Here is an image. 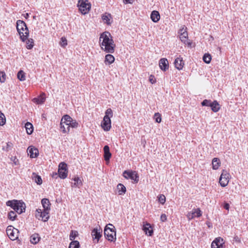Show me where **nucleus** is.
Masks as SVG:
<instances>
[{"instance_id": "1", "label": "nucleus", "mask_w": 248, "mask_h": 248, "mask_svg": "<svg viewBox=\"0 0 248 248\" xmlns=\"http://www.w3.org/2000/svg\"><path fill=\"white\" fill-rule=\"evenodd\" d=\"M99 43L101 48L106 53H113L114 52L115 45L109 32L105 31L101 34Z\"/></svg>"}, {"instance_id": "2", "label": "nucleus", "mask_w": 248, "mask_h": 248, "mask_svg": "<svg viewBox=\"0 0 248 248\" xmlns=\"http://www.w3.org/2000/svg\"><path fill=\"white\" fill-rule=\"evenodd\" d=\"M16 29L20 39L25 42L29 35V30L25 22L23 20H18L16 21Z\"/></svg>"}, {"instance_id": "3", "label": "nucleus", "mask_w": 248, "mask_h": 248, "mask_svg": "<svg viewBox=\"0 0 248 248\" xmlns=\"http://www.w3.org/2000/svg\"><path fill=\"white\" fill-rule=\"evenodd\" d=\"M6 205L10 206L19 214H21L25 211L26 205L22 201L16 200L8 201L6 202Z\"/></svg>"}, {"instance_id": "4", "label": "nucleus", "mask_w": 248, "mask_h": 248, "mask_svg": "<svg viewBox=\"0 0 248 248\" xmlns=\"http://www.w3.org/2000/svg\"><path fill=\"white\" fill-rule=\"evenodd\" d=\"M113 116V112L111 108H108L101 123V126L104 131H108L111 128L110 118Z\"/></svg>"}, {"instance_id": "5", "label": "nucleus", "mask_w": 248, "mask_h": 248, "mask_svg": "<svg viewBox=\"0 0 248 248\" xmlns=\"http://www.w3.org/2000/svg\"><path fill=\"white\" fill-rule=\"evenodd\" d=\"M104 235L107 239L110 242L115 241L116 238V231L115 227L111 224L107 225L104 231Z\"/></svg>"}, {"instance_id": "6", "label": "nucleus", "mask_w": 248, "mask_h": 248, "mask_svg": "<svg viewBox=\"0 0 248 248\" xmlns=\"http://www.w3.org/2000/svg\"><path fill=\"white\" fill-rule=\"evenodd\" d=\"M78 6L82 14L85 15L90 11L91 8V4L88 0H79Z\"/></svg>"}, {"instance_id": "7", "label": "nucleus", "mask_w": 248, "mask_h": 248, "mask_svg": "<svg viewBox=\"0 0 248 248\" xmlns=\"http://www.w3.org/2000/svg\"><path fill=\"white\" fill-rule=\"evenodd\" d=\"M67 165L64 162H62L59 164L58 169L59 176L61 179H65L67 176Z\"/></svg>"}, {"instance_id": "8", "label": "nucleus", "mask_w": 248, "mask_h": 248, "mask_svg": "<svg viewBox=\"0 0 248 248\" xmlns=\"http://www.w3.org/2000/svg\"><path fill=\"white\" fill-rule=\"evenodd\" d=\"M18 230L14 228L12 226H8L6 229L7 234L12 240H15L18 238Z\"/></svg>"}, {"instance_id": "9", "label": "nucleus", "mask_w": 248, "mask_h": 248, "mask_svg": "<svg viewBox=\"0 0 248 248\" xmlns=\"http://www.w3.org/2000/svg\"><path fill=\"white\" fill-rule=\"evenodd\" d=\"M123 176L126 179H130L137 183L139 180V177L136 171L124 170L123 172Z\"/></svg>"}, {"instance_id": "10", "label": "nucleus", "mask_w": 248, "mask_h": 248, "mask_svg": "<svg viewBox=\"0 0 248 248\" xmlns=\"http://www.w3.org/2000/svg\"><path fill=\"white\" fill-rule=\"evenodd\" d=\"M230 174L226 171L223 170L219 178V183L221 186L225 187L229 183Z\"/></svg>"}, {"instance_id": "11", "label": "nucleus", "mask_w": 248, "mask_h": 248, "mask_svg": "<svg viewBox=\"0 0 248 248\" xmlns=\"http://www.w3.org/2000/svg\"><path fill=\"white\" fill-rule=\"evenodd\" d=\"M159 65L162 70L166 71L168 70L169 69V62L167 59L166 58L161 59L159 62Z\"/></svg>"}, {"instance_id": "12", "label": "nucleus", "mask_w": 248, "mask_h": 248, "mask_svg": "<svg viewBox=\"0 0 248 248\" xmlns=\"http://www.w3.org/2000/svg\"><path fill=\"white\" fill-rule=\"evenodd\" d=\"M28 151L29 152V155L31 158H35L38 155V150L33 146L29 147Z\"/></svg>"}, {"instance_id": "13", "label": "nucleus", "mask_w": 248, "mask_h": 248, "mask_svg": "<svg viewBox=\"0 0 248 248\" xmlns=\"http://www.w3.org/2000/svg\"><path fill=\"white\" fill-rule=\"evenodd\" d=\"M102 230H98L97 228H94L92 231V235L93 236V239L96 240V243H98L100 238L101 237L102 234Z\"/></svg>"}, {"instance_id": "14", "label": "nucleus", "mask_w": 248, "mask_h": 248, "mask_svg": "<svg viewBox=\"0 0 248 248\" xmlns=\"http://www.w3.org/2000/svg\"><path fill=\"white\" fill-rule=\"evenodd\" d=\"M175 67L178 70H181L184 67V62L182 57H178L175 59L174 62Z\"/></svg>"}, {"instance_id": "15", "label": "nucleus", "mask_w": 248, "mask_h": 248, "mask_svg": "<svg viewBox=\"0 0 248 248\" xmlns=\"http://www.w3.org/2000/svg\"><path fill=\"white\" fill-rule=\"evenodd\" d=\"M180 39L185 45L188 46H191V42L188 39L187 32H183L182 34H180Z\"/></svg>"}, {"instance_id": "16", "label": "nucleus", "mask_w": 248, "mask_h": 248, "mask_svg": "<svg viewBox=\"0 0 248 248\" xmlns=\"http://www.w3.org/2000/svg\"><path fill=\"white\" fill-rule=\"evenodd\" d=\"M143 230L145 232V234L149 235L152 236L153 233V230L151 227L150 224L147 223L143 226Z\"/></svg>"}, {"instance_id": "17", "label": "nucleus", "mask_w": 248, "mask_h": 248, "mask_svg": "<svg viewBox=\"0 0 248 248\" xmlns=\"http://www.w3.org/2000/svg\"><path fill=\"white\" fill-rule=\"evenodd\" d=\"M104 155V157L106 161H109L111 156V154L109 151V147L108 145H105L103 148Z\"/></svg>"}, {"instance_id": "18", "label": "nucleus", "mask_w": 248, "mask_h": 248, "mask_svg": "<svg viewBox=\"0 0 248 248\" xmlns=\"http://www.w3.org/2000/svg\"><path fill=\"white\" fill-rule=\"evenodd\" d=\"M160 18L159 13L157 11H153L151 14V18L155 22H157Z\"/></svg>"}, {"instance_id": "19", "label": "nucleus", "mask_w": 248, "mask_h": 248, "mask_svg": "<svg viewBox=\"0 0 248 248\" xmlns=\"http://www.w3.org/2000/svg\"><path fill=\"white\" fill-rule=\"evenodd\" d=\"M41 203L44 209L46 211H49L50 209V203L49 201L47 199H43L41 201Z\"/></svg>"}, {"instance_id": "20", "label": "nucleus", "mask_w": 248, "mask_h": 248, "mask_svg": "<svg viewBox=\"0 0 248 248\" xmlns=\"http://www.w3.org/2000/svg\"><path fill=\"white\" fill-rule=\"evenodd\" d=\"M210 107L212 110L214 112L218 111L220 108L219 103L216 100L212 102Z\"/></svg>"}, {"instance_id": "21", "label": "nucleus", "mask_w": 248, "mask_h": 248, "mask_svg": "<svg viewBox=\"0 0 248 248\" xmlns=\"http://www.w3.org/2000/svg\"><path fill=\"white\" fill-rule=\"evenodd\" d=\"M72 118L68 115H64L62 118V123L65 124L67 126L70 124L72 121Z\"/></svg>"}, {"instance_id": "22", "label": "nucleus", "mask_w": 248, "mask_h": 248, "mask_svg": "<svg viewBox=\"0 0 248 248\" xmlns=\"http://www.w3.org/2000/svg\"><path fill=\"white\" fill-rule=\"evenodd\" d=\"M49 218V211H46L44 209L43 211L42 210L41 220L44 222H46L48 220Z\"/></svg>"}, {"instance_id": "23", "label": "nucleus", "mask_w": 248, "mask_h": 248, "mask_svg": "<svg viewBox=\"0 0 248 248\" xmlns=\"http://www.w3.org/2000/svg\"><path fill=\"white\" fill-rule=\"evenodd\" d=\"M40 237L38 233H34L31 235L30 242L33 244H37L40 240Z\"/></svg>"}, {"instance_id": "24", "label": "nucleus", "mask_w": 248, "mask_h": 248, "mask_svg": "<svg viewBox=\"0 0 248 248\" xmlns=\"http://www.w3.org/2000/svg\"><path fill=\"white\" fill-rule=\"evenodd\" d=\"M25 127L28 134L31 135L33 131V126L31 123L27 122L25 124Z\"/></svg>"}, {"instance_id": "25", "label": "nucleus", "mask_w": 248, "mask_h": 248, "mask_svg": "<svg viewBox=\"0 0 248 248\" xmlns=\"http://www.w3.org/2000/svg\"><path fill=\"white\" fill-rule=\"evenodd\" d=\"M117 189L119 195H124L126 192V187L122 184H118L117 185Z\"/></svg>"}, {"instance_id": "26", "label": "nucleus", "mask_w": 248, "mask_h": 248, "mask_svg": "<svg viewBox=\"0 0 248 248\" xmlns=\"http://www.w3.org/2000/svg\"><path fill=\"white\" fill-rule=\"evenodd\" d=\"M220 165V162L218 158H214L212 160V167L214 170H217Z\"/></svg>"}, {"instance_id": "27", "label": "nucleus", "mask_w": 248, "mask_h": 248, "mask_svg": "<svg viewBox=\"0 0 248 248\" xmlns=\"http://www.w3.org/2000/svg\"><path fill=\"white\" fill-rule=\"evenodd\" d=\"M115 60V58L111 54H108L105 56V62H108V64L112 63Z\"/></svg>"}, {"instance_id": "28", "label": "nucleus", "mask_w": 248, "mask_h": 248, "mask_svg": "<svg viewBox=\"0 0 248 248\" xmlns=\"http://www.w3.org/2000/svg\"><path fill=\"white\" fill-rule=\"evenodd\" d=\"M73 180L75 182L72 185V186L79 187L82 186V181L78 177L74 178Z\"/></svg>"}, {"instance_id": "29", "label": "nucleus", "mask_w": 248, "mask_h": 248, "mask_svg": "<svg viewBox=\"0 0 248 248\" xmlns=\"http://www.w3.org/2000/svg\"><path fill=\"white\" fill-rule=\"evenodd\" d=\"M25 41H26V47L27 49H31L33 47L34 42L32 39L27 38V40H25Z\"/></svg>"}, {"instance_id": "30", "label": "nucleus", "mask_w": 248, "mask_h": 248, "mask_svg": "<svg viewBox=\"0 0 248 248\" xmlns=\"http://www.w3.org/2000/svg\"><path fill=\"white\" fill-rule=\"evenodd\" d=\"M78 126V123L77 122L76 120H74L72 119V121H71L70 124L67 127V129H68V132L70 131V127L72 128H77Z\"/></svg>"}, {"instance_id": "31", "label": "nucleus", "mask_w": 248, "mask_h": 248, "mask_svg": "<svg viewBox=\"0 0 248 248\" xmlns=\"http://www.w3.org/2000/svg\"><path fill=\"white\" fill-rule=\"evenodd\" d=\"M110 17H111V16L110 14H107L106 13L105 14L102 15V19L105 23L109 25V24H110L109 20H110Z\"/></svg>"}, {"instance_id": "32", "label": "nucleus", "mask_w": 248, "mask_h": 248, "mask_svg": "<svg viewBox=\"0 0 248 248\" xmlns=\"http://www.w3.org/2000/svg\"><path fill=\"white\" fill-rule=\"evenodd\" d=\"M17 77V78L20 81H24L26 79L25 73L22 70L18 72Z\"/></svg>"}, {"instance_id": "33", "label": "nucleus", "mask_w": 248, "mask_h": 248, "mask_svg": "<svg viewBox=\"0 0 248 248\" xmlns=\"http://www.w3.org/2000/svg\"><path fill=\"white\" fill-rule=\"evenodd\" d=\"M203 62L207 64L209 63L211 61V56L208 54H205L202 58Z\"/></svg>"}, {"instance_id": "34", "label": "nucleus", "mask_w": 248, "mask_h": 248, "mask_svg": "<svg viewBox=\"0 0 248 248\" xmlns=\"http://www.w3.org/2000/svg\"><path fill=\"white\" fill-rule=\"evenodd\" d=\"M16 215L15 211H11L8 213V218L9 219L14 221L16 219Z\"/></svg>"}, {"instance_id": "35", "label": "nucleus", "mask_w": 248, "mask_h": 248, "mask_svg": "<svg viewBox=\"0 0 248 248\" xmlns=\"http://www.w3.org/2000/svg\"><path fill=\"white\" fill-rule=\"evenodd\" d=\"M34 175V176L33 178V180L38 185H40L42 183V180L40 176L38 175L35 174L34 173H33Z\"/></svg>"}, {"instance_id": "36", "label": "nucleus", "mask_w": 248, "mask_h": 248, "mask_svg": "<svg viewBox=\"0 0 248 248\" xmlns=\"http://www.w3.org/2000/svg\"><path fill=\"white\" fill-rule=\"evenodd\" d=\"M80 244L78 241H72L69 245V248H79Z\"/></svg>"}, {"instance_id": "37", "label": "nucleus", "mask_w": 248, "mask_h": 248, "mask_svg": "<svg viewBox=\"0 0 248 248\" xmlns=\"http://www.w3.org/2000/svg\"><path fill=\"white\" fill-rule=\"evenodd\" d=\"M192 213H194L195 217H199L202 215V212L199 208L196 209H193L192 211Z\"/></svg>"}, {"instance_id": "38", "label": "nucleus", "mask_w": 248, "mask_h": 248, "mask_svg": "<svg viewBox=\"0 0 248 248\" xmlns=\"http://www.w3.org/2000/svg\"><path fill=\"white\" fill-rule=\"evenodd\" d=\"M6 122L5 117L3 113L0 111V125H3Z\"/></svg>"}, {"instance_id": "39", "label": "nucleus", "mask_w": 248, "mask_h": 248, "mask_svg": "<svg viewBox=\"0 0 248 248\" xmlns=\"http://www.w3.org/2000/svg\"><path fill=\"white\" fill-rule=\"evenodd\" d=\"M78 232L77 231H71L69 238L71 240L74 241L73 240L75 239V238L78 236Z\"/></svg>"}, {"instance_id": "40", "label": "nucleus", "mask_w": 248, "mask_h": 248, "mask_svg": "<svg viewBox=\"0 0 248 248\" xmlns=\"http://www.w3.org/2000/svg\"><path fill=\"white\" fill-rule=\"evenodd\" d=\"M159 202L162 204H164L166 202V197L163 194H160L158 197Z\"/></svg>"}, {"instance_id": "41", "label": "nucleus", "mask_w": 248, "mask_h": 248, "mask_svg": "<svg viewBox=\"0 0 248 248\" xmlns=\"http://www.w3.org/2000/svg\"><path fill=\"white\" fill-rule=\"evenodd\" d=\"M154 118L155 122L157 123H160L161 121V115L158 113H155L154 115Z\"/></svg>"}, {"instance_id": "42", "label": "nucleus", "mask_w": 248, "mask_h": 248, "mask_svg": "<svg viewBox=\"0 0 248 248\" xmlns=\"http://www.w3.org/2000/svg\"><path fill=\"white\" fill-rule=\"evenodd\" d=\"M6 79V74L4 72H0V82L3 83L5 81Z\"/></svg>"}, {"instance_id": "43", "label": "nucleus", "mask_w": 248, "mask_h": 248, "mask_svg": "<svg viewBox=\"0 0 248 248\" xmlns=\"http://www.w3.org/2000/svg\"><path fill=\"white\" fill-rule=\"evenodd\" d=\"M212 101L210 100L204 99L202 102V106H208L210 107Z\"/></svg>"}, {"instance_id": "44", "label": "nucleus", "mask_w": 248, "mask_h": 248, "mask_svg": "<svg viewBox=\"0 0 248 248\" xmlns=\"http://www.w3.org/2000/svg\"><path fill=\"white\" fill-rule=\"evenodd\" d=\"M41 214H42V209H36V210L35 211V216L37 219H38L39 220H40L41 217Z\"/></svg>"}, {"instance_id": "45", "label": "nucleus", "mask_w": 248, "mask_h": 248, "mask_svg": "<svg viewBox=\"0 0 248 248\" xmlns=\"http://www.w3.org/2000/svg\"><path fill=\"white\" fill-rule=\"evenodd\" d=\"M60 45L62 47H64L67 45V40L64 37H62L61 41L60 42Z\"/></svg>"}, {"instance_id": "46", "label": "nucleus", "mask_w": 248, "mask_h": 248, "mask_svg": "<svg viewBox=\"0 0 248 248\" xmlns=\"http://www.w3.org/2000/svg\"><path fill=\"white\" fill-rule=\"evenodd\" d=\"M64 123H62V121H61V123H60V128H61V130H62V131L63 133H69V132H68V129L64 127V125L63 124Z\"/></svg>"}, {"instance_id": "47", "label": "nucleus", "mask_w": 248, "mask_h": 248, "mask_svg": "<svg viewBox=\"0 0 248 248\" xmlns=\"http://www.w3.org/2000/svg\"><path fill=\"white\" fill-rule=\"evenodd\" d=\"M217 240H214L211 244V248H221V244H217Z\"/></svg>"}, {"instance_id": "48", "label": "nucleus", "mask_w": 248, "mask_h": 248, "mask_svg": "<svg viewBox=\"0 0 248 248\" xmlns=\"http://www.w3.org/2000/svg\"><path fill=\"white\" fill-rule=\"evenodd\" d=\"M214 240H217L216 243L217 244H221V247H222V244H223V239L221 238L220 237L217 238Z\"/></svg>"}, {"instance_id": "49", "label": "nucleus", "mask_w": 248, "mask_h": 248, "mask_svg": "<svg viewBox=\"0 0 248 248\" xmlns=\"http://www.w3.org/2000/svg\"><path fill=\"white\" fill-rule=\"evenodd\" d=\"M149 81L152 84L155 83L156 80L155 77L153 75L150 76L149 78Z\"/></svg>"}, {"instance_id": "50", "label": "nucleus", "mask_w": 248, "mask_h": 248, "mask_svg": "<svg viewBox=\"0 0 248 248\" xmlns=\"http://www.w3.org/2000/svg\"><path fill=\"white\" fill-rule=\"evenodd\" d=\"M187 217L189 218V219H192L194 217H195L194 213H192V212H189L187 214Z\"/></svg>"}, {"instance_id": "51", "label": "nucleus", "mask_w": 248, "mask_h": 248, "mask_svg": "<svg viewBox=\"0 0 248 248\" xmlns=\"http://www.w3.org/2000/svg\"><path fill=\"white\" fill-rule=\"evenodd\" d=\"M167 216L165 214H163L161 215L160 219L162 222H164L167 220Z\"/></svg>"}, {"instance_id": "52", "label": "nucleus", "mask_w": 248, "mask_h": 248, "mask_svg": "<svg viewBox=\"0 0 248 248\" xmlns=\"http://www.w3.org/2000/svg\"><path fill=\"white\" fill-rule=\"evenodd\" d=\"M12 146H13V144L11 142H7L6 150L8 151L9 150L11 149Z\"/></svg>"}, {"instance_id": "53", "label": "nucleus", "mask_w": 248, "mask_h": 248, "mask_svg": "<svg viewBox=\"0 0 248 248\" xmlns=\"http://www.w3.org/2000/svg\"><path fill=\"white\" fill-rule=\"evenodd\" d=\"M186 29V27L185 28V27L184 26L182 28L180 29L179 32L180 33V34H182L183 32H187Z\"/></svg>"}, {"instance_id": "54", "label": "nucleus", "mask_w": 248, "mask_h": 248, "mask_svg": "<svg viewBox=\"0 0 248 248\" xmlns=\"http://www.w3.org/2000/svg\"><path fill=\"white\" fill-rule=\"evenodd\" d=\"M40 102L41 104L45 102V98L43 97L42 95H40L39 97Z\"/></svg>"}, {"instance_id": "55", "label": "nucleus", "mask_w": 248, "mask_h": 248, "mask_svg": "<svg viewBox=\"0 0 248 248\" xmlns=\"http://www.w3.org/2000/svg\"><path fill=\"white\" fill-rule=\"evenodd\" d=\"M33 102L34 103H36V104H41L40 102V100H39V98L38 97V98H34L32 100Z\"/></svg>"}, {"instance_id": "56", "label": "nucleus", "mask_w": 248, "mask_h": 248, "mask_svg": "<svg viewBox=\"0 0 248 248\" xmlns=\"http://www.w3.org/2000/svg\"><path fill=\"white\" fill-rule=\"evenodd\" d=\"M135 0H124V3L125 4L132 3Z\"/></svg>"}, {"instance_id": "57", "label": "nucleus", "mask_w": 248, "mask_h": 248, "mask_svg": "<svg viewBox=\"0 0 248 248\" xmlns=\"http://www.w3.org/2000/svg\"><path fill=\"white\" fill-rule=\"evenodd\" d=\"M223 207L226 210H229V208H230V205H229V204L228 203H226H226H224Z\"/></svg>"}, {"instance_id": "58", "label": "nucleus", "mask_w": 248, "mask_h": 248, "mask_svg": "<svg viewBox=\"0 0 248 248\" xmlns=\"http://www.w3.org/2000/svg\"><path fill=\"white\" fill-rule=\"evenodd\" d=\"M233 241H235V242L238 243H240L241 242L240 239L237 236H235L234 237Z\"/></svg>"}, {"instance_id": "59", "label": "nucleus", "mask_w": 248, "mask_h": 248, "mask_svg": "<svg viewBox=\"0 0 248 248\" xmlns=\"http://www.w3.org/2000/svg\"><path fill=\"white\" fill-rule=\"evenodd\" d=\"M24 17L27 19L29 17V14L28 13H26L24 15Z\"/></svg>"}, {"instance_id": "60", "label": "nucleus", "mask_w": 248, "mask_h": 248, "mask_svg": "<svg viewBox=\"0 0 248 248\" xmlns=\"http://www.w3.org/2000/svg\"><path fill=\"white\" fill-rule=\"evenodd\" d=\"M33 19H36V16H33Z\"/></svg>"}, {"instance_id": "61", "label": "nucleus", "mask_w": 248, "mask_h": 248, "mask_svg": "<svg viewBox=\"0 0 248 248\" xmlns=\"http://www.w3.org/2000/svg\"><path fill=\"white\" fill-rule=\"evenodd\" d=\"M217 48H218L219 50H220V49H221V48H220V47H218Z\"/></svg>"}]
</instances>
